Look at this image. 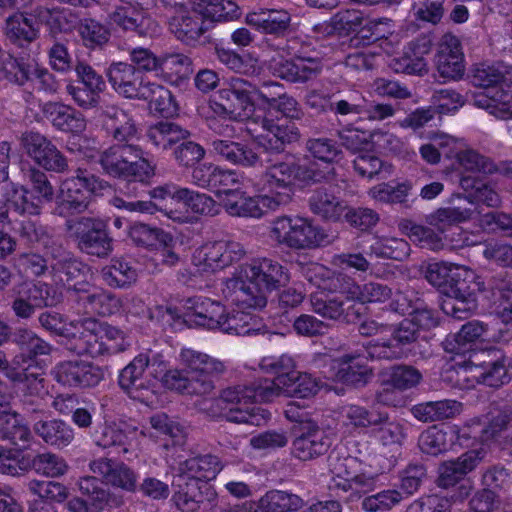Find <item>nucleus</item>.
Returning a JSON list of instances; mask_svg holds the SVG:
<instances>
[{
    "mask_svg": "<svg viewBox=\"0 0 512 512\" xmlns=\"http://www.w3.org/2000/svg\"><path fill=\"white\" fill-rule=\"evenodd\" d=\"M259 367L265 373L276 375L275 379H260L251 385H235L222 391L217 402L226 405L223 409L228 410L226 418L229 421L260 425L265 418L259 408L251 405L279 397L281 386L293 376L296 363L292 356L282 354L278 357H263Z\"/></svg>",
    "mask_w": 512,
    "mask_h": 512,
    "instance_id": "nucleus-1",
    "label": "nucleus"
},
{
    "mask_svg": "<svg viewBox=\"0 0 512 512\" xmlns=\"http://www.w3.org/2000/svg\"><path fill=\"white\" fill-rule=\"evenodd\" d=\"M289 273L278 261L257 258L239 266L222 283L223 298L243 308H264L268 294L289 282Z\"/></svg>",
    "mask_w": 512,
    "mask_h": 512,
    "instance_id": "nucleus-2",
    "label": "nucleus"
},
{
    "mask_svg": "<svg viewBox=\"0 0 512 512\" xmlns=\"http://www.w3.org/2000/svg\"><path fill=\"white\" fill-rule=\"evenodd\" d=\"M425 277L443 289L442 311L456 319L469 316L477 308L476 294L484 283L470 268L450 262H434L427 266Z\"/></svg>",
    "mask_w": 512,
    "mask_h": 512,
    "instance_id": "nucleus-3",
    "label": "nucleus"
},
{
    "mask_svg": "<svg viewBox=\"0 0 512 512\" xmlns=\"http://www.w3.org/2000/svg\"><path fill=\"white\" fill-rule=\"evenodd\" d=\"M331 170L322 171L316 164L304 161H281L270 164L253 184L258 192L269 197L270 203L279 209L287 205L294 194L295 185H308L328 178Z\"/></svg>",
    "mask_w": 512,
    "mask_h": 512,
    "instance_id": "nucleus-4",
    "label": "nucleus"
},
{
    "mask_svg": "<svg viewBox=\"0 0 512 512\" xmlns=\"http://www.w3.org/2000/svg\"><path fill=\"white\" fill-rule=\"evenodd\" d=\"M391 297L392 289L385 284L368 282L359 285L348 278L342 296H328L318 292L310 296V303L312 310L324 318L353 322L360 315L353 301L362 304L384 303Z\"/></svg>",
    "mask_w": 512,
    "mask_h": 512,
    "instance_id": "nucleus-5",
    "label": "nucleus"
},
{
    "mask_svg": "<svg viewBox=\"0 0 512 512\" xmlns=\"http://www.w3.org/2000/svg\"><path fill=\"white\" fill-rule=\"evenodd\" d=\"M283 93V86L278 82L266 81L257 87L236 77L224 84L210 104L216 113L249 119L256 101L271 108Z\"/></svg>",
    "mask_w": 512,
    "mask_h": 512,
    "instance_id": "nucleus-6",
    "label": "nucleus"
},
{
    "mask_svg": "<svg viewBox=\"0 0 512 512\" xmlns=\"http://www.w3.org/2000/svg\"><path fill=\"white\" fill-rule=\"evenodd\" d=\"M331 475L329 490L336 495L348 494L350 500L359 499L363 494L377 487L379 473L350 455L333 450L328 456Z\"/></svg>",
    "mask_w": 512,
    "mask_h": 512,
    "instance_id": "nucleus-7",
    "label": "nucleus"
},
{
    "mask_svg": "<svg viewBox=\"0 0 512 512\" xmlns=\"http://www.w3.org/2000/svg\"><path fill=\"white\" fill-rule=\"evenodd\" d=\"M100 163L110 175L134 181H146L154 175V165L144 157L141 148L116 145L103 152Z\"/></svg>",
    "mask_w": 512,
    "mask_h": 512,
    "instance_id": "nucleus-8",
    "label": "nucleus"
},
{
    "mask_svg": "<svg viewBox=\"0 0 512 512\" xmlns=\"http://www.w3.org/2000/svg\"><path fill=\"white\" fill-rule=\"evenodd\" d=\"M269 237L280 245L293 249H311L326 240L324 231L311 220L301 217H277L271 222Z\"/></svg>",
    "mask_w": 512,
    "mask_h": 512,
    "instance_id": "nucleus-9",
    "label": "nucleus"
},
{
    "mask_svg": "<svg viewBox=\"0 0 512 512\" xmlns=\"http://www.w3.org/2000/svg\"><path fill=\"white\" fill-rule=\"evenodd\" d=\"M69 301H77L87 310L102 316H108L121 311H131L130 302H139L140 298L134 295L121 297L115 294L92 288L88 282L74 284L67 287Z\"/></svg>",
    "mask_w": 512,
    "mask_h": 512,
    "instance_id": "nucleus-10",
    "label": "nucleus"
},
{
    "mask_svg": "<svg viewBox=\"0 0 512 512\" xmlns=\"http://www.w3.org/2000/svg\"><path fill=\"white\" fill-rule=\"evenodd\" d=\"M66 233L87 254L105 257L112 251V239L101 221L86 217L69 220Z\"/></svg>",
    "mask_w": 512,
    "mask_h": 512,
    "instance_id": "nucleus-11",
    "label": "nucleus"
},
{
    "mask_svg": "<svg viewBox=\"0 0 512 512\" xmlns=\"http://www.w3.org/2000/svg\"><path fill=\"white\" fill-rule=\"evenodd\" d=\"M246 253L244 246L235 240L209 242L198 248L192 258L199 272L213 273L241 260Z\"/></svg>",
    "mask_w": 512,
    "mask_h": 512,
    "instance_id": "nucleus-12",
    "label": "nucleus"
},
{
    "mask_svg": "<svg viewBox=\"0 0 512 512\" xmlns=\"http://www.w3.org/2000/svg\"><path fill=\"white\" fill-rule=\"evenodd\" d=\"M190 0H161L171 15L168 18L169 31L186 44L196 42L206 31L204 21L194 14Z\"/></svg>",
    "mask_w": 512,
    "mask_h": 512,
    "instance_id": "nucleus-13",
    "label": "nucleus"
},
{
    "mask_svg": "<svg viewBox=\"0 0 512 512\" xmlns=\"http://www.w3.org/2000/svg\"><path fill=\"white\" fill-rule=\"evenodd\" d=\"M10 298L11 310L21 320H29L38 309L55 304L49 286L42 282L17 284L11 289Z\"/></svg>",
    "mask_w": 512,
    "mask_h": 512,
    "instance_id": "nucleus-14",
    "label": "nucleus"
},
{
    "mask_svg": "<svg viewBox=\"0 0 512 512\" xmlns=\"http://www.w3.org/2000/svg\"><path fill=\"white\" fill-rule=\"evenodd\" d=\"M177 361L192 380L207 383L203 395L213 391L215 388L214 379L226 370L223 361L191 348H182Z\"/></svg>",
    "mask_w": 512,
    "mask_h": 512,
    "instance_id": "nucleus-15",
    "label": "nucleus"
},
{
    "mask_svg": "<svg viewBox=\"0 0 512 512\" xmlns=\"http://www.w3.org/2000/svg\"><path fill=\"white\" fill-rule=\"evenodd\" d=\"M247 130L259 145L273 151L283 150L285 145L298 141L300 137L294 123L277 124L267 118L249 120Z\"/></svg>",
    "mask_w": 512,
    "mask_h": 512,
    "instance_id": "nucleus-16",
    "label": "nucleus"
},
{
    "mask_svg": "<svg viewBox=\"0 0 512 512\" xmlns=\"http://www.w3.org/2000/svg\"><path fill=\"white\" fill-rule=\"evenodd\" d=\"M178 490L172 496L175 506L182 512H211L217 505L218 495L208 482L177 481Z\"/></svg>",
    "mask_w": 512,
    "mask_h": 512,
    "instance_id": "nucleus-17",
    "label": "nucleus"
},
{
    "mask_svg": "<svg viewBox=\"0 0 512 512\" xmlns=\"http://www.w3.org/2000/svg\"><path fill=\"white\" fill-rule=\"evenodd\" d=\"M409 325V322L391 325V330L385 335L389 337L370 342L365 347V352L372 359L399 360L408 357L411 345L415 342Z\"/></svg>",
    "mask_w": 512,
    "mask_h": 512,
    "instance_id": "nucleus-18",
    "label": "nucleus"
},
{
    "mask_svg": "<svg viewBox=\"0 0 512 512\" xmlns=\"http://www.w3.org/2000/svg\"><path fill=\"white\" fill-rule=\"evenodd\" d=\"M457 375L458 381L466 382L467 388L474 387L477 383L497 388L509 383L512 378L507 371L505 357L481 365L464 363L459 366Z\"/></svg>",
    "mask_w": 512,
    "mask_h": 512,
    "instance_id": "nucleus-19",
    "label": "nucleus"
},
{
    "mask_svg": "<svg viewBox=\"0 0 512 512\" xmlns=\"http://www.w3.org/2000/svg\"><path fill=\"white\" fill-rule=\"evenodd\" d=\"M221 202L226 212L235 217L261 218L267 212L277 210L262 192L249 196L238 189H226L221 194Z\"/></svg>",
    "mask_w": 512,
    "mask_h": 512,
    "instance_id": "nucleus-20",
    "label": "nucleus"
},
{
    "mask_svg": "<svg viewBox=\"0 0 512 512\" xmlns=\"http://www.w3.org/2000/svg\"><path fill=\"white\" fill-rule=\"evenodd\" d=\"M73 331L66 330V349L78 355H103L100 321L87 318L70 324Z\"/></svg>",
    "mask_w": 512,
    "mask_h": 512,
    "instance_id": "nucleus-21",
    "label": "nucleus"
},
{
    "mask_svg": "<svg viewBox=\"0 0 512 512\" xmlns=\"http://www.w3.org/2000/svg\"><path fill=\"white\" fill-rule=\"evenodd\" d=\"M331 446L326 431L312 421L304 422L292 443L293 455L302 461L313 460L325 454Z\"/></svg>",
    "mask_w": 512,
    "mask_h": 512,
    "instance_id": "nucleus-22",
    "label": "nucleus"
},
{
    "mask_svg": "<svg viewBox=\"0 0 512 512\" xmlns=\"http://www.w3.org/2000/svg\"><path fill=\"white\" fill-rule=\"evenodd\" d=\"M146 354L140 353L126 367H124L119 375V385L133 399L143 403H150L154 397V391L149 383L143 378L147 370Z\"/></svg>",
    "mask_w": 512,
    "mask_h": 512,
    "instance_id": "nucleus-23",
    "label": "nucleus"
},
{
    "mask_svg": "<svg viewBox=\"0 0 512 512\" xmlns=\"http://www.w3.org/2000/svg\"><path fill=\"white\" fill-rule=\"evenodd\" d=\"M180 202L184 204L183 210H165L166 216L178 223H192L196 219L195 215L215 216L220 212V206L211 196L188 188Z\"/></svg>",
    "mask_w": 512,
    "mask_h": 512,
    "instance_id": "nucleus-24",
    "label": "nucleus"
},
{
    "mask_svg": "<svg viewBox=\"0 0 512 512\" xmlns=\"http://www.w3.org/2000/svg\"><path fill=\"white\" fill-rule=\"evenodd\" d=\"M272 73L290 82H306L322 71V62L317 58L296 57L294 59H273L270 65Z\"/></svg>",
    "mask_w": 512,
    "mask_h": 512,
    "instance_id": "nucleus-25",
    "label": "nucleus"
},
{
    "mask_svg": "<svg viewBox=\"0 0 512 512\" xmlns=\"http://www.w3.org/2000/svg\"><path fill=\"white\" fill-rule=\"evenodd\" d=\"M368 358L370 356L367 353H351L334 359L331 361V372L327 377L352 385L365 383L372 372L367 364Z\"/></svg>",
    "mask_w": 512,
    "mask_h": 512,
    "instance_id": "nucleus-26",
    "label": "nucleus"
},
{
    "mask_svg": "<svg viewBox=\"0 0 512 512\" xmlns=\"http://www.w3.org/2000/svg\"><path fill=\"white\" fill-rule=\"evenodd\" d=\"M138 431L135 427L124 422H111L99 426L93 439L97 446L107 449L121 448L120 452L128 453L136 443Z\"/></svg>",
    "mask_w": 512,
    "mask_h": 512,
    "instance_id": "nucleus-27",
    "label": "nucleus"
},
{
    "mask_svg": "<svg viewBox=\"0 0 512 512\" xmlns=\"http://www.w3.org/2000/svg\"><path fill=\"white\" fill-rule=\"evenodd\" d=\"M94 145V139L86 134V121L82 113L66 107V149L90 159L95 155Z\"/></svg>",
    "mask_w": 512,
    "mask_h": 512,
    "instance_id": "nucleus-28",
    "label": "nucleus"
},
{
    "mask_svg": "<svg viewBox=\"0 0 512 512\" xmlns=\"http://www.w3.org/2000/svg\"><path fill=\"white\" fill-rule=\"evenodd\" d=\"M437 70L446 79L456 80L464 73L463 53L459 39L446 34L442 37L436 57Z\"/></svg>",
    "mask_w": 512,
    "mask_h": 512,
    "instance_id": "nucleus-29",
    "label": "nucleus"
},
{
    "mask_svg": "<svg viewBox=\"0 0 512 512\" xmlns=\"http://www.w3.org/2000/svg\"><path fill=\"white\" fill-rule=\"evenodd\" d=\"M184 307L190 322L207 329H220L225 309L219 302L195 296L188 298Z\"/></svg>",
    "mask_w": 512,
    "mask_h": 512,
    "instance_id": "nucleus-30",
    "label": "nucleus"
},
{
    "mask_svg": "<svg viewBox=\"0 0 512 512\" xmlns=\"http://www.w3.org/2000/svg\"><path fill=\"white\" fill-rule=\"evenodd\" d=\"M21 143L27 154L40 166L47 170L61 168V154L57 148L43 135L37 132H26L21 137Z\"/></svg>",
    "mask_w": 512,
    "mask_h": 512,
    "instance_id": "nucleus-31",
    "label": "nucleus"
},
{
    "mask_svg": "<svg viewBox=\"0 0 512 512\" xmlns=\"http://www.w3.org/2000/svg\"><path fill=\"white\" fill-rule=\"evenodd\" d=\"M107 76L114 90L126 98H139L146 84L141 71L128 63L112 64L108 69Z\"/></svg>",
    "mask_w": 512,
    "mask_h": 512,
    "instance_id": "nucleus-32",
    "label": "nucleus"
},
{
    "mask_svg": "<svg viewBox=\"0 0 512 512\" xmlns=\"http://www.w3.org/2000/svg\"><path fill=\"white\" fill-rule=\"evenodd\" d=\"M301 273L311 284L324 290L320 291L321 293L328 296H342L344 284L348 280L345 275L336 274L328 267L316 262L301 265ZM318 292H314V294Z\"/></svg>",
    "mask_w": 512,
    "mask_h": 512,
    "instance_id": "nucleus-33",
    "label": "nucleus"
},
{
    "mask_svg": "<svg viewBox=\"0 0 512 512\" xmlns=\"http://www.w3.org/2000/svg\"><path fill=\"white\" fill-rule=\"evenodd\" d=\"M103 378V370L89 361L87 356L77 354L66 360V385L89 388L98 385Z\"/></svg>",
    "mask_w": 512,
    "mask_h": 512,
    "instance_id": "nucleus-34",
    "label": "nucleus"
},
{
    "mask_svg": "<svg viewBox=\"0 0 512 512\" xmlns=\"http://www.w3.org/2000/svg\"><path fill=\"white\" fill-rule=\"evenodd\" d=\"M90 469L94 474L104 478L107 484L132 492L136 489V473L123 463L113 464L110 460L101 458L91 462Z\"/></svg>",
    "mask_w": 512,
    "mask_h": 512,
    "instance_id": "nucleus-35",
    "label": "nucleus"
},
{
    "mask_svg": "<svg viewBox=\"0 0 512 512\" xmlns=\"http://www.w3.org/2000/svg\"><path fill=\"white\" fill-rule=\"evenodd\" d=\"M483 450H471L453 461L444 462L439 467L438 484L441 487H449L457 483L467 473L475 469L484 459Z\"/></svg>",
    "mask_w": 512,
    "mask_h": 512,
    "instance_id": "nucleus-36",
    "label": "nucleus"
},
{
    "mask_svg": "<svg viewBox=\"0 0 512 512\" xmlns=\"http://www.w3.org/2000/svg\"><path fill=\"white\" fill-rule=\"evenodd\" d=\"M456 162L458 166L466 172L483 174L500 173L512 178V161H505L497 165L492 159L482 155L477 150L467 145L462 149Z\"/></svg>",
    "mask_w": 512,
    "mask_h": 512,
    "instance_id": "nucleus-37",
    "label": "nucleus"
},
{
    "mask_svg": "<svg viewBox=\"0 0 512 512\" xmlns=\"http://www.w3.org/2000/svg\"><path fill=\"white\" fill-rule=\"evenodd\" d=\"M95 189L94 176L79 170L76 177L66 180V210L80 213L87 209Z\"/></svg>",
    "mask_w": 512,
    "mask_h": 512,
    "instance_id": "nucleus-38",
    "label": "nucleus"
},
{
    "mask_svg": "<svg viewBox=\"0 0 512 512\" xmlns=\"http://www.w3.org/2000/svg\"><path fill=\"white\" fill-rule=\"evenodd\" d=\"M221 470L220 462L216 456L206 454L191 457L179 463L177 481L211 480Z\"/></svg>",
    "mask_w": 512,
    "mask_h": 512,
    "instance_id": "nucleus-39",
    "label": "nucleus"
},
{
    "mask_svg": "<svg viewBox=\"0 0 512 512\" xmlns=\"http://www.w3.org/2000/svg\"><path fill=\"white\" fill-rule=\"evenodd\" d=\"M309 207L313 214L332 222L341 219L347 210V204L332 190L320 187L309 198Z\"/></svg>",
    "mask_w": 512,
    "mask_h": 512,
    "instance_id": "nucleus-40",
    "label": "nucleus"
},
{
    "mask_svg": "<svg viewBox=\"0 0 512 512\" xmlns=\"http://www.w3.org/2000/svg\"><path fill=\"white\" fill-rule=\"evenodd\" d=\"M239 310L232 314L224 313L221 331L236 335H256L263 333L265 325L259 317L252 314L250 310H260L261 308H243L235 305Z\"/></svg>",
    "mask_w": 512,
    "mask_h": 512,
    "instance_id": "nucleus-41",
    "label": "nucleus"
},
{
    "mask_svg": "<svg viewBox=\"0 0 512 512\" xmlns=\"http://www.w3.org/2000/svg\"><path fill=\"white\" fill-rule=\"evenodd\" d=\"M112 24L126 31H135L141 36H152L157 33L158 25L142 11L129 6L117 8L110 14Z\"/></svg>",
    "mask_w": 512,
    "mask_h": 512,
    "instance_id": "nucleus-42",
    "label": "nucleus"
},
{
    "mask_svg": "<svg viewBox=\"0 0 512 512\" xmlns=\"http://www.w3.org/2000/svg\"><path fill=\"white\" fill-rule=\"evenodd\" d=\"M212 151L222 160L233 165L254 167L260 163L259 155L246 144L239 142L215 139L211 142Z\"/></svg>",
    "mask_w": 512,
    "mask_h": 512,
    "instance_id": "nucleus-43",
    "label": "nucleus"
},
{
    "mask_svg": "<svg viewBox=\"0 0 512 512\" xmlns=\"http://www.w3.org/2000/svg\"><path fill=\"white\" fill-rule=\"evenodd\" d=\"M290 22V14L282 9L260 10L246 16L247 24L266 34L281 35L287 31Z\"/></svg>",
    "mask_w": 512,
    "mask_h": 512,
    "instance_id": "nucleus-44",
    "label": "nucleus"
},
{
    "mask_svg": "<svg viewBox=\"0 0 512 512\" xmlns=\"http://www.w3.org/2000/svg\"><path fill=\"white\" fill-rule=\"evenodd\" d=\"M488 332V326L483 322L478 320L469 321L461 327L459 332L445 339V350L455 354L464 353L472 343L489 339Z\"/></svg>",
    "mask_w": 512,
    "mask_h": 512,
    "instance_id": "nucleus-45",
    "label": "nucleus"
},
{
    "mask_svg": "<svg viewBox=\"0 0 512 512\" xmlns=\"http://www.w3.org/2000/svg\"><path fill=\"white\" fill-rule=\"evenodd\" d=\"M474 104L498 119L512 118V92L510 91L488 89L475 95Z\"/></svg>",
    "mask_w": 512,
    "mask_h": 512,
    "instance_id": "nucleus-46",
    "label": "nucleus"
},
{
    "mask_svg": "<svg viewBox=\"0 0 512 512\" xmlns=\"http://www.w3.org/2000/svg\"><path fill=\"white\" fill-rule=\"evenodd\" d=\"M359 35L368 42L385 40L386 45L389 46L386 49L387 53H391L393 44L399 42V37L395 30V22L388 17L366 19L359 30Z\"/></svg>",
    "mask_w": 512,
    "mask_h": 512,
    "instance_id": "nucleus-47",
    "label": "nucleus"
},
{
    "mask_svg": "<svg viewBox=\"0 0 512 512\" xmlns=\"http://www.w3.org/2000/svg\"><path fill=\"white\" fill-rule=\"evenodd\" d=\"M456 438H459L457 426H450L447 430L432 426L421 433L418 444L423 453L436 456L451 448Z\"/></svg>",
    "mask_w": 512,
    "mask_h": 512,
    "instance_id": "nucleus-48",
    "label": "nucleus"
},
{
    "mask_svg": "<svg viewBox=\"0 0 512 512\" xmlns=\"http://www.w3.org/2000/svg\"><path fill=\"white\" fill-rule=\"evenodd\" d=\"M467 198L461 194L454 195L451 204L437 209L430 215V224L438 228L466 222L473 218L474 210L467 207Z\"/></svg>",
    "mask_w": 512,
    "mask_h": 512,
    "instance_id": "nucleus-49",
    "label": "nucleus"
},
{
    "mask_svg": "<svg viewBox=\"0 0 512 512\" xmlns=\"http://www.w3.org/2000/svg\"><path fill=\"white\" fill-rule=\"evenodd\" d=\"M103 125L107 133L120 142L132 140L137 129L132 118L122 109L107 106L103 111Z\"/></svg>",
    "mask_w": 512,
    "mask_h": 512,
    "instance_id": "nucleus-50",
    "label": "nucleus"
},
{
    "mask_svg": "<svg viewBox=\"0 0 512 512\" xmlns=\"http://www.w3.org/2000/svg\"><path fill=\"white\" fill-rule=\"evenodd\" d=\"M189 136L188 130L169 121L158 122L147 130L148 140L155 148L160 150H168L177 143L188 139Z\"/></svg>",
    "mask_w": 512,
    "mask_h": 512,
    "instance_id": "nucleus-51",
    "label": "nucleus"
},
{
    "mask_svg": "<svg viewBox=\"0 0 512 512\" xmlns=\"http://www.w3.org/2000/svg\"><path fill=\"white\" fill-rule=\"evenodd\" d=\"M372 424V435L383 446L402 445L406 438L404 424L391 419L387 413H377Z\"/></svg>",
    "mask_w": 512,
    "mask_h": 512,
    "instance_id": "nucleus-52",
    "label": "nucleus"
},
{
    "mask_svg": "<svg viewBox=\"0 0 512 512\" xmlns=\"http://www.w3.org/2000/svg\"><path fill=\"white\" fill-rule=\"evenodd\" d=\"M7 205L10 216L16 219L14 222H18V216H35L41 212L40 198L33 197L23 186H12L7 192Z\"/></svg>",
    "mask_w": 512,
    "mask_h": 512,
    "instance_id": "nucleus-53",
    "label": "nucleus"
},
{
    "mask_svg": "<svg viewBox=\"0 0 512 512\" xmlns=\"http://www.w3.org/2000/svg\"><path fill=\"white\" fill-rule=\"evenodd\" d=\"M102 280L110 287L125 288L135 283L138 271L135 265L123 258H113L101 269Z\"/></svg>",
    "mask_w": 512,
    "mask_h": 512,
    "instance_id": "nucleus-54",
    "label": "nucleus"
},
{
    "mask_svg": "<svg viewBox=\"0 0 512 512\" xmlns=\"http://www.w3.org/2000/svg\"><path fill=\"white\" fill-rule=\"evenodd\" d=\"M39 32L38 21L26 14H14L6 20L5 33L8 39L20 46L34 41Z\"/></svg>",
    "mask_w": 512,
    "mask_h": 512,
    "instance_id": "nucleus-55",
    "label": "nucleus"
},
{
    "mask_svg": "<svg viewBox=\"0 0 512 512\" xmlns=\"http://www.w3.org/2000/svg\"><path fill=\"white\" fill-rule=\"evenodd\" d=\"M255 504L258 512H293L302 507L303 500L291 492L273 489L267 491Z\"/></svg>",
    "mask_w": 512,
    "mask_h": 512,
    "instance_id": "nucleus-56",
    "label": "nucleus"
},
{
    "mask_svg": "<svg viewBox=\"0 0 512 512\" xmlns=\"http://www.w3.org/2000/svg\"><path fill=\"white\" fill-rule=\"evenodd\" d=\"M138 99L147 100L153 113L169 117L177 112V105L171 92L156 83L146 82Z\"/></svg>",
    "mask_w": 512,
    "mask_h": 512,
    "instance_id": "nucleus-57",
    "label": "nucleus"
},
{
    "mask_svg": "<svg viewBox=\"0 0 512 512\" xmlns=\"http://www.w3.org/2000/svg\"><path fill=\"white\" fill-rule=\"evenodd\" d=\"M194 14L210 21H226L237 15V5L230 0H190Z\"/></svg>",
    "mask_w": 512,
    "mask_h": 512,
    "instance_id": "nucleus-58",
    "label": "nucleus"
},
{
    "mask_svg": "<svg viewBox=\"0 0 512 512\" xmlns=\"http://www.w3.org/2000/svg\"><path fill=\"white\" fill-rule=\"evenodd\" d=\"M364 24L362 13L356 9H346L333 15L329 22L316 24L314 30L323 35L338 32H352Z\"/></svg>",
    "mask_w": 512,
    "mask_h": 512,
    "instance_id": "nucleus-59",
    "label": "nucleus"
},
{
    "mask_svg": "<svg viewBox=\"0 0 512 512\" xmlns=\"http://www.w3.org/2000/svg\"><path fill=\"white\" fill-rule=\"evenodd\" d=\"M473 82L490 88L498 84H512V67L503 63L480 64L474 69Z\"/></svg>",
    "mask_w": 512,
    "mask_h": 512,
    "instance_id": "nucleus-60",
    "label": "nucleus"
},
{
    "mask_svg": "<svg viewBox=\"0 0 512 512\" xmlns=\"http://www.w3.org/2000/svg\"><path fill=\"white\" fill-rule=\"evenodd\" d=\"M460 187L468 191L470 189L473 190L471 194L468 196H464L467 198V204L481 203L490 208H499L502 204V199L496 189L489 183H478L476 184L475 179L462 176L460 178Z\"/></svg>",
    "mask_w": 512,
    "mask_h": 512,
    "instance_id": "nucleus-61",
    "label": "nucleus"
},
{
    "mask_svg": "<svg viewBox=\"0 0 512 512\" xmlns=\"http://www.w3.org/2000/svg\"><path fill=\"white\" fill-rule=\"evenodd\" d=\"M192 73L190 59L179 53H167L159 56L157 75L164 77L169 82H177L187 78Z\"/></svg>",
    "mask_w": 512,
    "mask_h": 512,
    "instance_id": "nucleus-62",
    "label": "nucleus"
},
{
    "mask_svg": "<svg viewBox=\"0 0 512 512\" xmlns=\"http://www.w3.org/2000/svg\"><path fill=\"white\" fill-rule=\"evenodd\" d=\"M370 252L378 258H389L401 261L409 255L410 246L404 239L389 236H375L370 245Z\"/></svg>",
    "mask_w": 512,
    "mask_h": 512,
    "instance_id": "nucleus-63",
    "label": "nucleus"
},
{
    "mask_svg": "<svg viewBox=\"0 0 512 512\" xmlns=\"http://www.w3.org/2000/svg\"><path fill=\"white\" fill-rule=\"evenodd\" d=\"M161 384L173 391L185 393L189 395H203V390L207 387V383L192 380L182 367L171 368L165 374Z\"/></svg>",
    "mask_w": 512,
    "mask_h": 512,
    "instance_id": "nucleus-64",
    "label": "nucleus"
}]
</instances>
